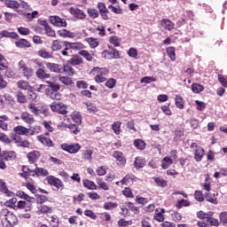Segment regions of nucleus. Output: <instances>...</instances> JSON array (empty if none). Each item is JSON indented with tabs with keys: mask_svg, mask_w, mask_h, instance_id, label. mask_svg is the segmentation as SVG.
<instances>
[{
	"mask_svg": "<svg viewBox=\"0 0 227 227\" xmlns=\"http://www.w3.org/2000/svg\"><path fill=\"white\" fill-rule=\"evenodd\" d=\"M3 38H12V40H19V34L16 32H8L7 30L2 31Z\"/></svg>",
	"mask_w": 227,
	"mask_h": 227,
	"instance_id": "37",
	"label": "nucleus"
},
{
	"mask_svg": "<svg viewBox=\"0 0 227 227\" xmlns=\"http://www.w3.org/2000/svg\"><path fill=\"white\" fill-rule=\"evenodd\" d=\"M68 63L73 67H77L79 65H82V63H84V60L79 55H73L72 58L68 60Z\"/></svg>",
	"mask_w": 227,
	"mask_h": 227,
	"instance_id": "22",
	"label": "nucleus"
},
{
	"mask_svg": "<svg viewBox=\"0 0 227 227\" xmlns=\"http://www.w3.org/2000/svg\"><path fill=\"white\" fill-rule=\"evenodd\" d=\"M13 132L16 136H35V130L20 125L14 127Z\"/></svg>",
	"mask_w": 227,
	"mask_h": 227,
	"instance_id": "7",
	"label": "nucleus"
},
{
	"mask_svg": "<svg viewBox=\"0 0 227 227\" xmlns=\"http://www.w3.org/2000/svg\"><path fill=\"white\" fill-rule=\"evenodd\" d=\"M82 159L83 160L91 161L93 159V150L88 149L82 153Z\"/></svg>",
	"mask_w": 227,
	"mask_h": 227,
	"instance_id": "44",
	"label": "nucleus"
},
{
	"mask_svg": "<svg viewBox=\"0 0 227 227\" xmlns=\"http://www.w3.org/2000/svg\"><path fill=\"white\" fill-rule=\"evenodd\" d=\"M93 72H96L94 81L98 84H100V82H106V81H107V77H106V75H109V69L106 67H94Z\"/></svg>",
	"mask_w": 227,
	"mask_h": 227,
	"instance_id": "1",
	"label": "nucleus"
},
{
	"mask_svg": "<svg viewBox=\"0 0 227 227\" xmlns=\"http://www.w3.org/2000/svg\"><path fill=\"white\" fill-rule=\"evenodd\" d=\"M205 155V149L202 147H197L194 151V160L196 162H201L203 160V157Z\"/></svg>",
	"mask_w": 227,
	"mask_h": 227,
	"instance_id": "23",
	"label": "nucleus"
},
{
	"mask_svg": "<svg viewBox=\"0 0 227 227\" xmlns=\"http://www.w3.org/2000/svg\"><path fill=\"white\" fill-rule=\"evenodd\" d=\"M121 192L125 196V198H130V199L134 198V193L132 192V190L130 188H129V187H125L121 191Z\"/></svg>",
	"mask_w": 227,
	"mask_h": 227,
	"instance_id": "64",
	"label": "nucleus"
},
{
	"mask_svg": "<svg viewBox=\"0 0 227 227\" xmlns=\"http://www.w3.org/2000/svg\"><path fill=\"white\" fill-rule=\"evenodd\" d=\"M204 200H206V201H207L208 203H212V205H217V203H219V201L217 200V197H215V194L210 193V192H206L204 194Z\"/></svg>",
	"mask_w": 227,
	"mask_h": 227,
	"instance_id": "31",
	"label": "nucleus"
},
{
	"mask_svg": "<svg viewBox=\"0 0 227 227\" xmlns=\"http://www.w3.org/2000/svg\"><path fill=\"white\" fill-rule=\"evenodd\" d=\"M46 182L49 184V185H51L58 190L63 189V187H65V184H63V181L54 176H48L46 177Z\"/></svg>",
	"mask_w": 227,
	"mask_h": 227,
	"instance_id": "6",
	"label": "nucleus"
},
{
	"mask_svg": "<svg viewBox=\"0 0 227 227\" xmlns=\"http://www.w3.org/2000/svg\"><path fill=\"white\" fill-rule=\"evenodd\" d=\"M20 119L25 123H27V125H33V123H35V117L27 112H23L20 115Z\"/></svg>",
	"mask_w": 227,
	"mask_h": 227,
	"instance_id": "19",
	"label": "nucleus"
},
{
	"mask_svg": "<svg viewBox=\"0 0 227 227\" xmlns=\"http://www.w3.org/2000/svg\"><path fill=\"white\" fill-rule=\"evenodd\" d=\"M184 207H191V201L185 199L178 200L177 202L176 203V207H177L178 210H180V208Z\"/></svg>",
	"mask_w": 227,
	"mask_h": 227,
	"instance_id": "51",
	"label": "nucleus"
},
{
	"mask_svg": "<svg viewBox=\"0 0 227 227\" xmlns=\"http://www.w3.org/2000/svg\"><path fill=\"white\" fill-rule=\"evenodd\" d=\"M86 42L89 43L90 49H97V46L100 43L98 39L93 37L87 38Z\"/></svg>",
	"mask_w": 227,
	"mask_h": 227,
	"instance_id": "56",
	"label": "nucleus"
},
{
	"mask_svg": "<svg viewBox=\"0 0 227 227\" xmlns=\"http://www.w3.org/2000/svg\"><path fill=\"white\" fill-rule=\"evenodd\" d=\"M50 22L56 27H67L68 24L67 23V20L60 18L59 16H51Z\"/></svg>",
	"mask_w": 227,
	"mask_h": 227,
	"instance_id": "9",
	"label": "nucleus"
},
{
	"mask_svg": "<svg viewBox=\"0 0 227 227\" xmlns=\"http://www.w3.org/2000/svg\"><path fill=\"white\" fill-rule=\"evenodd\" d=\"M46 95L49 97V98H51V100H61L63 96L59 92H52V90L46 89L45 90Z\"/></svg>",
	"mask_w": 227,
	"mask_h": 227,
	"instance_id": "30",
	"label": "nucleus"
},
{
	"mask_svg": "<svg viewBox=\"0 0 227 227\" xmlns=\"http://www.w3.org/2000/svg\"><path fill=\"white\" fill-rule=\"evenodd\" d=\"M84 44L81 42H76V43H70L67 41V49H71V51H82L84 49Z\"/></svg>",
	"mask_w": 227,
	"mask_h": 227,
	"instance_id": "24",
	"label": "nucleus"
},
{
	"mask_svg": "<svg viewBox=\"0 0 227 227\" xmlns=\"http://www.w3.org/2000/svg\"><path fill=\"white\" fill-rule=\"evenodd\" d=\"M50 227H61V222L59 221V217L54 215L51 216V219L49 222Z\"/></svg>",
	"mask_w": 227,
	"mask_h": 227,
	"instance_id": "42",
	"label": "nucleus"
},
{
	"mask_svg": "<svg viewBox=\"0 0 227 227\" xmlns=\"http://www.w3.org/2000/svg\"><path fill=\"white\" fill-rule=\"evenodd\" d=\"M15 45L19 49H29V47H31V43H29L27 39H20L15 42Z\"/></svg>",
	"mask_w": 227,
	"mask_h": 227,
	"instance_id": "29",
	"label": "nucleus"
},
{
	"mask_svg": "<svg viewBox=\"0 0 227 227\" xmlns=\"http://www.w3.org/2000/svg\"><path fill=\"white\" fill-rule=\"evenodd\" d=\"M87 13L90 19H98V16L100 15L98 10L95 8H88Z\"/></svg>",
	"mask_w": 227,
	"mask_h": 227,
	"instance_id": "53",
	"label": "nucleus"
},
{
	"mask_svg": "<svg viewBox=\"0 0 227 227\" xmlns=\"http://www.w3.org/2000/svg\"><path fill=\"white\" fill-rule=\"evenodd\" d=\"M4 207L7 208H12L13 210H16L17 207V198H12L7 201L4 202Z\"/></svg>",
	"mask_w": 227,
	"mask_h": 227,
	"instance_id": "50",
	"label": "nucleus"
},
{
	"mask_svg": "<svg viewBox=\"0 0 227 227\" xmlns=\"http://www.w3.org/2000/svg\"><path fill=\"white\" fill-rule=\"evenodd\" d=\"M153 180H154L158 187H161V188L168 187V181L162 177H153Z\"/></svg>",
	"mask_w": 227,
	"mask_h": 227,
	"instance_id": "43",
	"label": "nucleus"
},
{
	"mask_svg": "<svg viewBox=\"0 0 227 227\" xmlns=\"http://www.w3.org/2000/svg\"><path fill=\"white\" fill-rule=\"evenodd\" d=\"M57 35H59V36H61V38H74L75 36V34L74 32L67 29L58 30Z\"/></svg>",
	"mask_w": 227,
	"mask_h": 227,
	"instance_id": "26",
	"label": "nucleus"
},
{
	"mask_svg": "<svg viewBox=\"0 0 227 227\" xmlns=\"http://www.w3.org/2000/svg\"><path fill=\"white\" fill-rule=\"evenodd\" d=\"M39 67H41V68L37 69L35 72L37 79H41L42 81L45 79H51V74L45 71V67L42 66V64H39Z\"/></svg>",
	"mask_w": 227,
	"mask_h": 227,
	"instance_id": "15",
	"label": "nucleus"
},
{
	"mask_svg": "<svg viewBox=\"0 0 227 227\" xmlns=\"http://www.w3.org/2000/svg\"><path fill=\"white\" fill-rule=\"evenodd\" d=\"M45 67L53 74H63V66L52 62H45Z\"/></svg>",
	"mask_w": 227,
	"mask_h": 227,
	"instance_id": "11",
	"label": "nucleus"
},
{
	"mask_svg": "<svg viewBox=\"0 0 227 227\" xmlns=\"http://www.w3.org/2000/svg\"><path fill=\"white\" fill-rule=\"evenodd\" d=\"M134 178H136L135 176L128 174L121 180V185H129L130 182H134Z\"/></svg>",
	"mask_w": 227,
	"mask_h": 227,
	"instance_id": "49",
	"label": "nucleus"
},
{
	"mask_svg": "<svg viewBox=\"0 0 227 227\" xmlns=\"http://www.w3.org/2000/svg\"><path fill=\"white\" fill-rule=\"evenodd\" d=\"M176 49L173 46H169L166 49V52L168 56V58H170L171 61H176Z\"/></svg>",
	"mask_w": 227,
	"mask_h": 227,
	"instance_id": "35",
	"label": "nucleus"
},
{
	"mask_svg": "<svg viewBox=\"0 0 227 227\" xmlns=\"http://www.w3.org/2000/svg\"><path fill=\"white\" fill-rule=\"evenodd\" d=\"M10 120V118L8 117V115L4 114V115H0V129L1 130H4V132H8V121Z\"/></svg>",
	"mask_w": 227,
	"mask_h": 227,
	"instance_id": "25",
	"label": "nucleus"
},
{
	"mask_svg": "<svg viewBox=\"0 0 227 227\" xmlns=\"http://www.w3.org/2000/svg\"><path fill=\"white\" fill-rule=\"evenodd\" d=\"M21 73L23 74V77H25L26 79H31V76L35 74L33 68L27 66L25 67V69L21 71Z\"/></svg>",
	"mask_w": 227,
	"mask_h": 227,
	"instance_id": "52",
	"label": "nucleus"
},
{
	"mask_svg": "<svg viewBox=\"0 0 227 227\" xmlns=\"http://www.w3.org/2000/svg\"><path fill=\"white\" fill-rule=\"evenodd\" d=\"M171 217H172V221H174V223H181L182 219H183L182 214H180V212H178V211H174L171 214Z\"/></svg>",
	"mask_w": 227,
	"mask_h": 227,
	"instance_id": "61",
	"label": "nucleus"
},
{
	"mask_svg": "<svg viewBox=\"0 0 227 227\" xmlns=\"http://www.w3.org/2000/svg\"><path fill=\"white\" fill-rule=\"evenodd\" d=\"M28 109L32 114H35V116H40V114H43V116H49V108L45 106L36 107L35 103H30L28 105Z\"/></svg>",
	"mask_w": 227,
	"mask_h": 227,
	"instance_id": "2",
	"label": "nucleus"
},
{
	"mask_svg": "<svg viewBox=\"0 0 227 227\" xmlns=\"http://www.w3.org/2000/svg\"><path fill=\"white\" fill-rule=\"evenodd\" d=\"M37 54L40 58H43V59H51L53 58L52 53L47 51L45 49L40 50Z\"/></svg>",
	"mask_w": 227,
	"mask_h": 227,
	"instance_id": "45",
	"label": "nucleus"
},
{
	"mask_svg": "<svg viewBox=\"0 0 227 227\" xmlns=\"http://www.w3.org/2000/svg\"><path fill=\"white\" fill-rule=\"evenodd\" d=\"M41 155L40 151L34 150L27 154V159L30 164H35L38 162Z\"/></svg>",
	"mask_w": 227,
	"mask_h": 227,
	"instance_id": "13",
	"label": "nucleus"
},
{
	"mask_svg": "<svg viewBox=\"0 0 227 227\" xmlns=\"http://www.w3.org/2000/svg\"><path fill=\"white\" fill-rule=\"evenodd\" d=\"M61 150H64V152H67V153H77L79 150H81V145L78 143L74 144H62L60 145Z\"/></svg>",
	"mask_w": 227,
	"mask_h": 227,
	"instance_id": "5",
	"label": "nucleus"
},
{
	"mask_svg": "<svg viewBox=\"0 0 227 227\" xmlns=\"http://www.w3.org/2000/svg\"><path fill=\"white\" fill-rule=\"evenodd\" d=\"M145 164L146 160H145V158L136 157L134 161V168H136V169H141V168H145Z\"/></svg>",
	"mask_w": 227,
	"mask_h": 227,
	"instance_id": "34",
	"label": "nucleus"
},
{
	"mask_svg": "<svg viewBox=\"0 0 227 227\" xmlns=\"http://www.w3.org/2000/svg\"><path fill=\"white\" fill-rule=\"evenodd\" d=\"M134 146L136 147L137 150H145L146 148V142H145L142 139H136L133 142Z\"/></svg>",
	"mask_w": 227,
	"mask_h": 227,
	"instance_id": "39",
	"label": "nucleus"
},
{
	"mask_svg": "<svg viewBox=\"0 0 227 227\" xmlns=\"http://www.w3.org/2000/svg\"><path fill=\"white\" fill-rule=\"evenodd\" d=\"M160 24L162 27H164V29H167V31H171L172 29H175V23L168 19H163L160 21Z\"/></svg>",
	"mask_w": 227,
	"mask_h": 227,
	"instance_id": "27",
	"label": "nucleus"
},
{
	"mask_svg": "<svg viewBox=\"0 0 227 227\" xmlns=\"http://www.w3.org/2000/svg\"><path fill=\"white\" fill-rule=\"evenodd\" d=\"M12 139L18 147L29 148V146H31V142L30 141L23 140L22 137H20L19 135H12Z\"/></svg>",
	"mask_w": 227,
	"mask_h": 227,
	"instance_id": "8",
	"label": "nucleus"
},
{
	"mask_svg": "<svg viewBox=\"0 0 227 227\" xmlns=\"http://www.w3.org/2000/svg\"><path fill=\"white\" fill-rule=\"evenodd\" d=\"M1 214H2V220L6 221L7 223L15 224L16 223L19 222V219H17V215H15L13 212H11L6 208L2 209Z\"/></svg>",
	"mask_w": 227,
	"mask_h": 227,
	"instance_id": "4",
	"label": "nucleus"
},
{
	"mask_svg": "<svg viewBox=\"0 0 227 227\" xmlns=\"http://www.w3.org/2000/svg\"><path fill=\"white\" fill-rule=\"evenodd\" d=\"M78 54L82 56L87 61H93V56L90 53V51L86 50H81Z\"/></svg>",
	"mask_w": 227,
	"mask_h": 227,
	"instance_id": "59",
	"label": "nucleus"
},
{
	"mask_svg": "<svg viewBox=\"0 0 227 227\" xmlns=\"http://www.w3.org/2000/svg\"><path fill=\"white\" fill-rule=\"evenodd\" d=\"M205 90V87L200 83H192V93L198 94L201 93Z\"/></svg>",
	"mask_w": 227,
	"mask_h": 227,
	"instance_id": "55",
	"label": "nucleus"
},
{
	"mask_svg": "<svg viewBox=\"0 0 227 227\" xmlns=\"http://www.w3.org/2000/svg\"><path fill=\"white\" fill-rule=\"evenodd\" d=\"M62 74H66L68 77H73V75H75V69L68 62L62 66Z\"/></svg>",
	"mask_w": 227,
	"mask_h": 227,
	"instance_id": "18",
	"label": "nucleus"
},
{
	"mask_svg": "<svg viewBox=\"0 0 227 227\" xmlns=\"http://www.w3.org/2000/svg\"><path fill=\"white\" fill-rule=\"evenodd\" d=\"M0 192H3L8 198H13L15 196L13 192L8 190V186H6V183L3 179H0Z\"/></svg>",
	"mask_w": 227,
	"mask_h": 227,
	"instance_id": "17",
	"label": "nucleus"
},
{
	"mask_svg": "<svg viewBox=\"0 0 227 227\" xmlns=\"http://www.w3.org/2000/svg\"><path fill=\"white\" fill-rule=\"evenodd\" d=\"M96 182L98 189H101L102 191H109V184H107L103 178H96Z\"/></svg>",
	"mask_w": 227,
	"mask_h": 227,
	"instance_id": "36",
	"label": "nucleus"
},
{
	"mask_svg": "<svg viewBox=\"0 0 227 227\" xmlns=\"http://www.w3.org/2000/svg\"><path fill=\"white\" fill-rule=\"evenodd\" d=\"M34 171L35 176H49V170L43 168L36 167Z\"/></svg>",
	"mask_w": 227,
	"mask_h": 227,
	"instance_id": "38",
	"label": "nucleus"
},
{
	"mask_svg": "<svg viewBox=\"0 0 227 227\" xmlns=\"http://www.w3.org/2000/svg\"><path fill=\"white\" fill-rule=\"evenodd\" d=\"M50 108L53 113H58V114H62L63 116H67L68 114V106L64 103L53 102L51 104Z\"/></svg>",
	"mask_w": 227,
	"mask_h": 227,
	"instance_id": "3",
	"label": "nucleus"
},
{
	"mask_svg": "<svg viewBox=\"0 0 227 227\" xmlns=\"http://www.w3.org/2000/svg\"><path fill=\"white\" fill-rule=\"evenodd\" d=\"M113 157L117 160L119 166H125V164H127V159L125 158V155H123V153L115 151L113 153Z\"/></svg>",
	"mask_w": 227,
	"mask_h": 227,
	"instance_id": "16",
	"label": "nucleus"
},
{
	"mask_svg": "<svg viewBox=\"0 0 227 227\" xmlns=\"http://www.w3.org/2000/svg\"><path fill=\"white\" fill-rule=\"evenodd\" d=\"M4 5L12 10H19L20 8V4L17 0H5Z\"/></svg>",
	"mask_w": 227,
	"mask_h": 227,
	"instance_id": "32",
	"label": "nucleus"
},
{
	"mask_svg": "<svg viewBox=\"0 0 227 227\" xmlns=\"http://www.w3.org/2000/svg\"><path fill=\"white\" fill-rule=\"evenodd\" d=\"M194 199L196 201H199V203H203V201H205V194H203L201 190H196L194 192Z\"/></svg>",
	"mask_w": 227,
	"mask_h": 227,
	"instance_id": "48",
	"label": "nucleus"
},
{
	"mask_svg": "<svg viewBox=\"0 0 227 227\" xmlns=\"http://www.w3.org/2000/svg\"><path fill=\"white\" fill-rule=\"evenodd\" d=\"M174 100H175L176 107H177V109H184L185 108V101L184 100L183 97L176 94Z\"/></svg>",
	"mask_w": 227,
	"mask_h": 227,
	"instance_id": "28",
	"label": "nucleus"
},
{
	"mask_svg": "<svg viewBox=\"0 0 227 227\" xmlns=\"http://www.w3.org/2000/svg\"><path fill=\"white\" fill-rule=\"evenodd\" d=\"M1 157H3L4 160H15V159H17V153H15V151H3Z\"/></svg>",
	"mask_w": 227,
	"mask_h": 227,
	"instance_id": "20",
	"label": "nucleus"
},
{
	"mask_svg": "<svg viewBox=\"0 0 227 227\" xmlns=\"http://www.w3.org/2000/svg\"><path fill=\"white\" fill-rule=\"evenodd\" d=\"M164 212H166V210L162 208L160 209V212L156 213L153 216L154 221H157L158 223H164Z\"/></svg>",
	"mask_w": 227,
	"mask_h": 227,
	"instance_id": "54",
	"label": "nucleus"
},
{
	"mask_svg": "<svg viewBox=\"0 0 227 227\" xmlns=\"http://www.w3.org/2000/svg\"><path fill=\"white\" fill-rule=\"evenodd\" d=\"M16 100L19 104H26V102H27V98L22 93V91H19L16 94Z\"/></svg>",
	"mask_w": 227,
	"mask_h": 227,
	"instance_id": "57",
	"label": "nucleus"
},
{
	"mask_svg": "<svg viewBox=\"0 0 227 227\" xmlns=\"http://www.w3.org/2000/svg\"><path fill=\"white\" fill-rule=\"evenodd\" d=\"M105 86L106 88H108L109 90H113V88H114L116 86V79L114 78H109L108 80H106V82H105Z\"/></svg>",
	"mask_w": 227,
	"mask_h": 227,
	"instance_id": "62",
	"label": "nucleus"
},
{
	"mask_svg": "<svg viewBox=\"0 0 227 227\" xmlns=\"http://www.w3.org/2000/svg\"><path fill=\"white\" fill-rule=\"evenodd\" d=\"M219 223L223 226H227V211H223L219 215Z\"/></svg>",
	"mask_w": 227,
	"mask_h": 227,
	"instance_id": "60",
	"label": "nucleus"
},
{
	"mask_svg": "<svg viewBox=\"0 0 227 227\" xmlns=\"http://www.w3.org/2000/svg\"><path fill=\"white\" fill-rule=\"evenodd\" d=\"M36 139L43 146H46V148H52L55 146L54 141H52L51 137H45V135H39L36 137Z\"/></svg>",
	"mask_w": 227,
	"mask_h": 227,
	"instance_id": "10",
	"label": "nucleus"
},
{
	"mask_svg": "<svg viewBox=\"0 0 227 227\" xmlns=\"http://www.w3.org/2000/svg\"><path fill=\"white\" fill-rule=\"evenodd\" d=\"M82 184L83 187H85V189H89V191H97V184L90 179H83Z\"/></svg>",
	"mask_w": 227,
	"mask_h": 227,
	"instance_id": "33",
	"label": "nucleus"
},
{
	"mask_svg": "<svg viewBox=\"0 0 227 227\" xmlns=\"http://www.w3.org/2000/svg\"><path fill=\"white\" fill-rule=\"evenodd\" d=\"M206 221H207V224H209V226H215V227H217V226H219L221 224L219 220H217V219H215V218H214L212 216L207 217V220H206Z\"/></svg>",
	"mask_w": 227,
	"mask_h": 227,
	"instance_id": "63",
	"label": "nucleus"
},
{
	"mask_svg": "<svg viewBox=\"0 0 227 227\" xmlns=\"http://www.w3.org/2000/svg\"><path fill=\"white\" fill-rule=\"evenodd\" d=\"M72 121L76 123V125H81L82 122V118L81 117V114L79 113H73L71 114Z\"/></svg>",
	"mask_w": 227,
	"mask_h": 227,
	"instance_id": "58",
	"label": "nucleus"
},
{
	"mask_svg": "<svg viewBox=\"0 0 227 227\" xmlns=\"http://www.w3.org/2000/svg\"><path fill=\"white\" fill-rule=\"evenodd\" d=\"M59 81L61 84H64V86H72V84H74V80L69 76H60Z\"/></svg>",
	"mask_w": 227,
	"mask_h": 227,
	"instance_id": "40",
	"label": "nucleus"
},
{
	"mask_svg": "<svg viewBox=\"0 0 227 227\" xmlns=\"http://www.w3.org/2000/svg\"><path fill=\"white\" fill-rule=\"evenodd\" d=\"M46 84H48V90L52 91V93H57L59 90H61V87L59 84L55 83L54 82H46Z\"/></svg>",
	"mask_w": 227,
	"mask_h": 227,
	"instance_id": "47",
	"label": "nucleus"
},
{
	"mask_svg": "<svg viewBox=\"0 0 227 227\" xmlns=\"http://www.w3.org/2000/svg\"><path fill=\"white\" fill-rule=\"evenodd\" d=\"M112 130H114L116 136H120V134L121 133V121H114L112 124Z\"/></svg>",
	"mask_w": 227,
	"mask_h": 227,
	"instance_id": "41",
	"label": "nucleus"
},
{
	"mask_svg": "<svg viewBox=\"0 0 227 227\" xmlns=\"http://www.w3.org/2000/svg\"><path fill=\"white\" fill-rule=\"evenodd\" d=\"M171 164H173V159H171L170 157L166 156L161 160L162 169H168V168H169Z\"/></svg>",
	"mask_w": 227,
	"mask_h": 227,
	"instance_id": "46",
	"label": "nucleus"
},
{
	"mask_svg": "<svg viewBox=\"0 0 227 227\" xmlns=\"http://www.w3.org/2000/svg\"><path fill=\"white\" fill-rule=\"evenodd\" d=\"M17 87L20 90H23L25 91H29L31 90H35V88H33V86H31L29 84V82L24 81V80H20L17 82Z\"/></svg>",
	"mask_w": 227,
	"mask_h": 227,
	"instance_id": "21",
	"label": "nucleus"
},
{
	"mask_svg": "<svg viewBox=\"0 0 227 227\" xmlns=\"http://www.w3.org/2000/svg\"><path fill=\"white\" fill-rule=\"evenodd\" d=\"M69 12L73 17H75V19H79L80 20H84V19H86V13L79 8L71 7Z\"/></svg>",
	"mask_w": 227,
	"mask_h": 227,
	"instance_id": "12",
	"label": "nucleus"
},
{
	"mask_svg": "<svg viewBox=\"0 0 227 227\" xmlns=\"http://www.w3.org/2000/svg\"><path fill=\"white\" fill-rule=\"evenodd\" d=\"M68 46V41H61V40H54L51 44V51H61L63 47Z\"/></svg>",
	"mask_w": 227,
	"mask_h": 227,
	"instance_id": "14",
	"label": "nucleus"
}]
</instances>
